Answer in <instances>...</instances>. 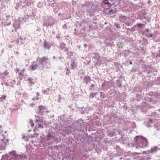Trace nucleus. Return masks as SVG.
<instances>
[{"label": "nucleus", "instance_id": "nucleus-45", "mask_svg": "<svg viewBox=\"0 0 160 160\" xmlns=\"http://www.w3.org/2000/svg\"><path fill=\"white\" fill-rule=\"evenodd\" d=\"M84 108V107H82V108H81V109H82V108Z\"/></svg>", "mask_w": 160, "mask_h": 160}, {"label": "nucleus", "instance_id": "nucleus-50", "mask_svg": "<svg viewBox=\"0 0 160 160\" xmlns=\"http://www.w3.org/2000/svg\"><path fill=\"white\" fill-rule=\"evenodd\" d=\"M75 31H76V29H75Z\"/></svg>", "mask_w": 160, "mask_h": 160}, {"label": "nucleus", "instance_id": "nucleus-13", "mask_svg": "<svg viewBox=\"0 0 160 160\" xmlns=\"http://www.w3.org/2000/svg\"><path fill=\"white\" fill-rule=\"evenodd\" d=\"M51 21H50L48 22V23L47 22H44L43 23V26L48 27V26H50L51 27L52 26V22H51Z\"/></svg>", "mask_w": 160, "mask_h": 160}, {"label": "nucleus", "instance_id": "nucleus-24", "mask_svg": "<svg viewBox=\"0 0 160 160\" xmlns=\"http://www.w3.org/2000/svg\"><path fill=\"white\" fill-rule=\"evenodd\" d=\"M29 125L32 128H33L34 126V123L33 122V121L32 120H30Z\"/></svg>", "mask_w": 160, "mask_h": 160}, {"label": "nucleus", "instance_id": "nucleus-32", "mask_svg": "<svg viewBox=\"0 0 160 160\" xmlns=\"http://www.w3.org/2000/svg\"><path fill=\"white\" fill-rule=\"evenodd\" d=\"M8 156V155H5V156H3L2 157V158H5V157H7Z\"/></svg>", "mask_w": 160, "mask_h": 160}, {"label": "nucleus", "instance_id": "nucleus-42", "mask_svg": "<svg viewBox=\"0 0 160 160\" xmlns=\"http://www.w3.org/2000/svg\"><path fill=\"white\" fill-rule=\"evenodd\" d=\"M150 121L151 122H152V120H150Z\"/></svg>", "mask_w": 160, "mask_h": 160}, {"label": "nucleus", "instance_id": "nucleus-1", "mask_svg": "<svg viewBox=\"0 0 160 160\" xmlns=\"http://www.w3.org/2000/svg\"><path fill=\"white\" fill-rule=\"evenodd\" d=\"M51 66L50 61L47 57L37 59L36 62H34L30 66L31 70H35L36 69L43 70L45 67L49 68Z\"/></svg>", "mask_w": 160, "mask_h": 160}, {"label": "nucleus", "instance_id": "nucleus-29", "mask_svg": "<svg viewBox=\"0 0 160 160\" xmlns=\"http://www.w3.org/2000/svg\"><path fill=\"white\" fill-rule=\"evenodd\" d=\"M11 24V22H8L7 23L5 24V25L7 26H9Z\"/></svg>", "mask_w": 160, "mask_h": 160}, {"label": "nucleus", "instance_id": "nucleus-41", "mask_svg": "<svg viewBox=\"0 0 160 160\" xmlns=\"http://www.w3.org/2000/svg\"><path fill=\"white\" fill-rule=\"evenodd\" d=\"M70 123V122L68 121L67 122V123Z\"/></svg>", "mask_w": 160, "mask_h": 160}, {"label": "nucleus", "instance_id": "nucleus-28", "mask_svg": "<svg viewBox=\"0 0 160 160\" xmlns=\"http://www.w3.org/2000/svg\"><path fill=\"white\" fill-rule=\"evenodd\" d=\"M19 75L20 78H22V77H23V74L21 73H19Z\"/></svg>", "mask_w": 160, "mask_h": 160}, {"label": "nucleus", "instance_id": "nucleus-34", "mask_svg": "<svg viewBox=\"0 0 160 160\" xmlns=\"http://www.w3.org/2000/svg\"><path fill=\"white\" fill-rule=\"evenodd\" d=\"M36 95L37 96H38L39 95V93L38 92H37V94H36Z\"/></svg>", "mask_w": 160, "mask_h": 160}, {"label": "nucleus", "instance_id": "nucleus-40", "mask_svg": "<svg viewBox=\"0 0 160 160\" xmlns=\"http://www.w3.org/2000/svg\"><path fill=\"white\" fill-rule=\"evenodd\" d=\"M130 64H132V62H130Z\"/></svg>", "mask_w": 160, "mask_h": 160}, {"label": "nucleus", "instance_id": "nucleus-18", "mask_svg": "<svg viewBox=\"0 0 160 160\" xmlns=\"http://www.w3.org/2000/svg\"><path fill=\"white\" fill-rule=\"evenodd\" d=\"M28 81L31 84V85L34 84V83L33 82V80L32 78H29L28 79Z\"/></svg>", "mask_w": 160, "mask_h": 160}, {"label": "nucleus", "instance_id": "nucleus-5", "mask_svg": "<svg viewBox=\"0 0 160 160\" xmlns=\"http://www.w3.org/2000/svg\"><path fill=\"white\" fill-rule=\"evenodd\" d=\"M35 117L37 119L36 120V124H37L38 125V128H43V125L42 117H40L38 115H36Z\"/></svg>", "mask_w": 160, "mask_h": 160}, {"label": "nucleus", "instance_id": "nucleus-49", "mask_svg": "<svg viewBox=\"0 0 160 160\" xmlns=\"http://www.w3.org/2000/svg\"><path fill=\"white\" fill-rule=\"evenodd\" d=\"M19 24H20V22H19Z\"/></svg>", "mask_w": 160, "mask_h": 160}, {"label": "nucleus", "instance_id": "nucleus-12", "mask_svg": "<svg viewBox=\"0 0 160 160\" xmlns=\"http://www.w3.org/2000/svg\"><path fill=\"white\" fill-rule=\"evenodd\" d=\"M7 144L6 142H3L2 143L1 147L0 149L1 150H4L5 149Z\"/></svg>", "mask_w": 160, "mask_h": 160}, {"label": "nucleus", "instance_id": "nucleus-17", "mask_svg": "<svg viewBox=\"0 0 160 160\" xmlns=\"http://www.w3.org/2000/svg\"><path fill=\"white\" fill-rule=\"evenodd\" d=\"M97 93L92 92L90 94L89 97L90 98H93L97 94Z\"/></svg>", "mask_w": 160, "mask_h": 160}, {"label": "nucleus", "instance_id": "nucleus-16", "mask_svg": "<svg viewBox=\"0 0 160 160\" xmlns=\"http://www.w3.org/2000/svg\"><path fill=\"white\" fill-rule=\"evenodd\" d=\"M70 66L71 68L73 69L75 68L76 66L75 62L74 61L72 62L70 64Z\"/></svg>", "mask_w": 160, "mask_h": 160}, {"label": "nucleus", "instance_id": "nucleus-22", "mask_svg": "<svg viewBox=\"0 0 160 160\" xmlns=\"http://www.w3.org/2000/svg\"><path fill=\"white\" fill-rule=\"evenodd\" d=\"M84 123L83 122L82 124H81V125H80V128L79 129L78 128V129L80 131L82 130L83 129V127L84 126Z\"/></svg>", "mask_w": 160, "mask_h": 160}, {"label": "nucleus", "instance_id": "nucleus-4", "mask_svg": "<svg viewBox=\"0 0 160 160\" xmlns=\"http://www.w3.org/2000/svg\"><path fill=\"white\" fill-rule=\"evenodd\" d=\"M115 0H103L102 4V5H104L106 7V6L108 7H111L115 3Z\"/></svg>", "mask_w": 160, "mask_h": 160}, {"label": "nucleus", "instance_id": "nucleus-36", "mask_svg": "<svg viewBox=\"0 0 160 160\" xmlns=\"http://www.w3.org/2000/svg\"><path fill=\"white\" fill-rule=\"evenodd\" d=\"M68 73H69V71H68V70L66 72L67 74H68Z\"/></svg>", "mask_w": 160, "mask_h": 160}, {"label": "nucleus", "instance_id": "nucleus-10", "mask_svg": "<svg viewBox=\"0 0 160 160\" xmlns=\"http://www.w3.org/2000/svg\"><path fill=\"white\" fill-rule=\"evenodd\" d=\"M39 114L41 115H42L44 112L45 108L42 106H40L39 107Z\"/></svg>", "mask_w": 160, "mask_h": 160}, {"label": "nucleus", "instance_id": "nucleus-30", "mask_svg": "<svg viewBox=\"0 0 160 160\" xmlns=\"http://www.w3.org/2000/svg\"><path fill=\"white\" fill-rule=\"evenodd\" d=\"M46 92V90H42V92L44 94H45Z\"/></svg>", "mask_w": 160, "mask_h": 160}, {"label": "nucleus", "instance_id": "nucleus-46", "mask_svg": "<svg viewBox=\"0 0 160 160\" xmlns=\"http://www.w3.org/2000/svg\"><path fill=\"white\" fill-rule=\"evenodd\" d=\"M36 135L37 136H38V134H36Z\"/></svg>", "mask_w": 160, "mask_h": 160}, {"label": "nucleus", "instance_id": "nucleus-44", "mask_svg": "<svg viewBox=\"0 0 160 160\" xmlns=\"http://www.w3.org/2000/svg\"><path fill=\"white\" fill-rule=\"evenodd\" d=\"M93 89H94V90L95 89V88H94V87H93Z\"/></svg>", "mask_w": 160, "mask_h": 160}, {"label": "nucleus", "instance_id": "nucleus-47", "mask_svg": "<svg viewBox=\"0 0 160 160\" xmlns=\"http://www.w3.org/2000/svg\"><path fill=\"white\" fill-rule=\"evenodd\" d=\"M55 58V57H54H54H53V58Z\"/></svg>", "mask_w": 160, "mask_h": 160}, {"label": "nucleus", "instance_id": "nucleus-8", "mask_svg": "<svg viewBox=\"0 0 160 160\" xmlns=\"http://www.w3.org/2000/svg\"><path fill=\"white\" fill-rule=\"evenodd\" d=\"M55 136V134L52 132H49L47 135V138L46 140H50L52 138H54Z\"/></svg>", "mask_w": 160, "mask_h": 160}, {"label": "nucleus", "instance_id": "nucleus-14", "mask_svg": "<svg viewBox=\"0 0 160 160\" xmlns=\"http://www.w3.org/2000/svg\"><path fill=\"white\" fill-rule=\"evenodd\" d=\"M119 18L121 21H122L123 22L126 21L128 19V18L125 16H123L122 15L120 16Z\"/></svg>", "mask_w": 160, "mask_h": 160}, {"label": "nucleus", "instance_id": "nucleus-6", "mask_svg": "<svg viewBox=\"0 0 160 160\" xmlns=\"http://www.w3.org/2000/svg\"><path fill=\"white\" fill-rule=\"evenodd\" d=\"M106 9V12L107 14H112L115 13L116 12V9L114 7H108V8H105Z\"/></svg>", "mask_w": 160, "mask_h": 160}, {"label": "nucleus", "instance_id": "nucleus-15", "mask_svg": "<svg viewBox=\"0 0 160 160\" xmlns=\"http://www.w3.org/2000/svg\"><path fill=\"white\" fill-rule=\"evenodd\" d=\"M100 97L102 98L105 99L107 98V95L103 92L100 93Z\"/></svg>", "mask_w": 160, "mask_h": 160}, {"label": "nucleus", "instance_id": "nucleus-7", "mask_svg": "<svg viewBox=\"0 0 160 160\" xmlns=\"http://www.w3.org/2000/svg\"><path fill=\"white\" fill-rule=\"evenodd\" d=\"M2 126H0V140L2 141L6 138L5 134L7 133L6 131H3L1 129Z\"/></svg>", "mask_w": 160, "mask_h": 160}, {"label": "nucleus", "instance_id": "nucleus-37", "mask_svg": "<svg viewBox=\"0 0 160 160\" xmlns=\"http://www.w3.org/2000/svg\"><path fill=\"white\" fill-rule=\"evenodd\" d=\"M49 90V88L47 89L46 90V92L47 91H48Z\"/></svg>", "mask_w": 160, "mask_h": 160}, {"label": "nucleus", "instance_id": "nucleus-25", "mask_svg": "<svg viewBox=\"0 0 160 160\" xmlns=\"http://www.w3.org/2000/svg\"><path fill=\"white\" fill-rule=\"evenodd\" d=\"M46 138L45 136V135H42L41 137H40V138H41L42 141H45V140L44 139V138Z\"/></svg>", "mask_w": 160, "mask_h": 160}, {"label": "nucleus", "instance_id": "nucleus-51", "mask_svg": "<svg viewBox=\"0 0 160 160\" xmlns=\"http://www.w3.org/2000/svg\"><path fill=\"white\" fill-rule=\"evenodd\" d=\"M159 1L160 2V0H159Z\"/></svg>", "mask_w": 160, "mask_h": 160}, {"label": "nucleus", "instance_id": "nucleus-9", "mask_svg": "<svg viewBox=\"0 0 160 160\" xmlns=\"http://www.w3.org/2000/svg\"><path fill=\"white\" fill-rule=\"evenodd\" d=\"M158 150H160V148H158V147L155 146L153 147H152L151 148V150L148 151V153H156Z\"/></svg>", "mask_w": 160, "mask_h": 160}, {"label": "nucleus", "instance_id": "nucleus-3", "mask_svg": "<svg viewBox=\"0 0 160 160\" xmlns=\"http://www.w3.org/2000/svg\"><path fill=\"white\" fill-rule=\"evenodd\" d=\"M25 155L23 154H18L15 150L10 152L9 159L7 160H20L25 158Z\"/></svg>", "mask_w": 160, "mask_h": 160}, {"label": "nucleus", "instance_id": "nucleus-39", "mask_svg": "<svg viewBox=\"0 0 160 160\" xmlns=\"http://www.w3.org/2000/svg\"><path fill=\"white\" fill-rule=\"evenodd\" d=\"M117 27L118 28H120V27H118V25H117Z\"/></svg>", "mask_w": 160, "mask_h": 160}, {"label": "nucleus", "instance_id": "nucleus-20", "mask_svg": "<svg viewBox=\"0 0 160 160\" xmlns=\"http://www.w3.org/2000/svg\"><path fill=\"white\" fill-rule=\"evenodd\" d=\"M114 132L112 131H111L108 133V135L110 137H112L114 136Z\"/></svg>", "mask_w": 160, "mask_h": 160}, {"label": "nucleus", "instance_id": "nucleus-43", "mask_svg": "<svg viewBox=\"0 0 160 160\" xmlns=\"http://www.w3.org/2000/svg\"><path fill=\"white\" fill-rule=\"evenodd\" d=\"M85 46H87V44H85Z\"/></svg>", "mask_w": 160, "mask_h": 160}, {"label": "nucleus", "instance_id": "nucleus-23", "mask_svg": "<svg viewBox=\"0 0 160 160\" xmlns=\"http://www.w3.org/2000/svg\"><path fill=\"white\" fill-rule=\"evenodd\" d=\"M18 23V21H17L16 20H15L14 22H13V26L15 28H16L17 27Z\"/></svg>", "mask_w": 160, "mask_h": 160}, {"label": "nucleus", "instance_id": "nucleus-31", "mask_svg": "<svg viewBox=\"0 0 160 160\" xmlns=\"http://www.w3.org/2000/svg\"><path fill=\"white\" fill-rule=\"evenodd\" d=\"M35 105L34 104L32 103L30 104V106L32 107H33V106Z\"/></svg>", "mask_w": 160, "mask_h": 160}, {"label": "nucleus", "instance_id": "nucleus-35", "mask_svg": "<svg viewBox=\"0 0 160 160\" xmlns=\"http://www.w3.org/2000/svg\"><path fill=\"white\" fill-rule=\"evenodd\" d=\"M150 37H151H151H152V34H151L150 35Z\"/></svg>", "mask_w": 160, "mask_h": 160}, {"label": "nucleus", "instance_id": "nucleus-11", "mask_svg": "<svg viewBox=\"0 0 160 160\" xmlns=\"http://www.w3.org/2000/svg\"><path fill=\"white\" fill-rule=\"evenodd\" d=\"M9 72H8L7 70H6L3 73H2L0 71V78H3L5 76H7L8 75Z\"/></svg>", "mask_w": 160, "mask_h": 160}, {"label": "nucleus", "instance_id": "nucleus-48", "mask_svg": "<svg viewBox=\"0 0 160 160\" xmlns=\"http://www.w3.org/2000/svg\"><path fill=\"white\" fill-rule=\"evenodd\" d=\"M14 30H12V32H13Z\"/></svg>", "mask_w": 160, "mask_h": 160}, {"label": "nucleus", "instance_id": "nucleus-2", "mask_svg": "<svg viewBox=\"0 0 160 160\" xmlns=\"http://www.w3.org/2000/svg\"><path fill=\"white\" fill-rule=\"evenodd\" d=\"M134 140L135 142L132 145L133 147L138 149L140 148L147 147L148 144V142L146 138H142L140 136H136Z\"/></svg>", "mask_w": 160, "mask_h": 160}, {"label": "nucleus", "instance_id": "nucleus-38", "mask_svg": "<svg viewBox=\"0 0 160 160\" xmlns=\"http://www.w3.org/2000/svg\"><path fill=\"white\" fill-rule=\"evenodd\" d=\"M45 46L46 47V48H47V46H46V43H45Z\"/></svg>", "mask_w": 160, "mask_h": 160}, {"label": "nucleus", "instance_id": "nucleus-33", "mask_svg": "<svg viewBox=\"0 0 160 160\" xmlns=\"http://www.w3.org/2000/svg\"><path fill=\"white\" fill-rule=\"evenodd\" d=\"M146 31L147 32H149V30L148 29H147L146 30Z\"/></svg>", "mask_w": 160, "mask_h": 160}, {"label": "nucleus", "instance_id": "nucleus-27", "mask_svg": "<svg viewBox=\"0 0 160 160\" xmlns=\"http://www.w3.org/2000/svg\"><path fill=\"white\" fill-rule=\"evenodd\" d=\"M39 99V98L38 97H36V98H34L32 99L35 101V100H38Z\"/></svg>", "mask_w": 160, "mask_h": 160}, {"label": "nucleus", "instance_id": "nucleus-21", "mask_svg": "<svg viewBox=\"0 0 160 160\" xmlns=\"http://www.w3.org/2000/svg\"><path fill=\"white\" fill-rule=\"evenodd\" d=\"M137 26H138V28H142L143 26L144 27H145V25L143 24H142L141 23H139V24H138L137 25Z\"/></svg>", "mask_w": 160, "mask_h": 160}, {"label": "nucleus", "instance_id": "nucleus-19", "mask_svg": "<svg viewBox=\"0 0 160 160\" xmlns=\"http://www.w3.org/2000/svg\"><path fill=\"white\" fill-rule=\"evenodd\" d=\"M6 96H2L0 98V101L4 102L5 100Z\"/></svg>", "mask_w": 160, "mask_h": 160}, {"label": "nucleus", "instance_id": "nucleus-26", "mask_svg": "<svg viewBox=\"0 0 160 160\" xmlns=\"http://www.w3.org/2000/svg\"><path fill=\"white\" fill-rule=\"evenodd\" d=\"M95 85L94 84H92L91 86V89L92 91H94V89H93V87H94Z\"/></svg>", "mask_w": 160, "mask_h": 160}]
</instances>
